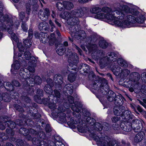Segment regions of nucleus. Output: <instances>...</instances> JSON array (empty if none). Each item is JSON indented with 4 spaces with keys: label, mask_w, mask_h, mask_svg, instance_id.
<instances>
[{
    "label": "nucleus",
    "mask_w": 146,
    "mask_h": 146,
    "mask_svg": "<svg viewBox=\"0 0 146 146\" xmlns=\"http://www.w3.org/2000/svg\"><path fill=\"white\" fill-rule=\"evenodd\" d=\"M117 6L115 11H112L110 8L106 7H103L102 10L106 13V18L109 21L110 24L123 28H126L130 24L128 22H125L126 15L124 13L130 12V8L127 6H122L119 3L117 4Z\"/></svg>",
    "instance_id": "f257e3e1"
},
{
    "label": "nucleus",
    "mask_w": 146,
    "mask_h": 146,
    "mask_svg": "<svg viewBox=\"0 0 146 146\" xmlns=\"http://www.w3.org/2000/svg\"><path fill=\"white\" fill-rule=\"evenodd\" d=\"M83 15V12L81 8L79 9H76L72 11L71 12L66 11L62 14L61 13L60 16L62 18L67 20L68 24L71 26H72V27L70 28L72 34V36H74L76 37V34L78 35V38L81 39L85 38L86 37V34L83 31H80L78 32L75 29V26L74 25L78 24L79 22V20L78 17H81ZM78 38V37H77Z\"/></svg>",
    "instance_id": "f03ea898"
},
{
    "label": "nucleus",
    "mask_w": 146,
    "mask_h": 146,
    "mask_svg": "<svg viewBox=\"0 0 146 146\" xmlns=\"http://www.w3.org/2000/svg\"><path fill=\"white\" fill-rule=\"evenodd\" d=\"M108 55L104 58L100 59V65L102 68H103L106 66L107 64L110 63L111 62H115L121 66L126 67L127 66V64L126 62L122 58H118L117 60V55L115 53L110 52L108 54Z\"/></svg>",
    "instance_id": "7ed1b4c3"
},
{
    "label": "nucleus",
    "mask_w": 146,
    "mask_h": 146,
    "mask_svg": "<svg viewBox=\"0 0 146 146\" xmlns=\"http://www.w3.org/2000/svg\"><path fill=\"white\" fill-rule=\"evenodd\" d=\"M52 87L49 86L48 85H46L44 87V90L48 94H52L49 96L48 98L49 101V107L52 109H54L56 107L55 104L59 100L60 95L59 91L56 90H54V94L52 93Z\"/></svg>",
    "instance_id": "20e7f679"
},
{
    "label": "nucleus",
    "mask_w": 146,
    "mask_h": 146,
    "mask_svg": "<svg viewBox=\"0 0 146 146\" xmlns=\"http://www.w3.org/2000/svg\"><path fill=\"white\" fill-rule=\"evenodd\" d=\"M128 13H131L135 16H132L130 15H126L125 17V22H128L130 24L129 26L126 27V28H129L133 27V24L136 22L139 23H143L145 20V17L140 14L139 12L136 10H133V11H131Z\"/></svg>",
    "instance_id": "39448f33"
},
{
    "label": "nucleus",
    "mask_w": 146,
    "mask_h": 146,
    "mask_svg": "<svg viewBox=\"0 0 146 146\" xmlns=\"http://www.w3.org/2000/svg\"><path fill=\"white\" fill-rule=\"evenodd\" d=\"M101 86L100 88L101 90V92L103 93V94H106V93L108 91L107 94V98L108 100L112 102L114 100L115 103L119 105H121V103H122V101L121 100L120 96L118 95L116 96L115 94L112 91L108 90L109 88L107 84H106L104 86Z\"/></svg>",
    "instance_id": "423d86ee"
},
{
    "label": "nucleus",
    "mask_w": 146,
    "mask_h": 146,
    "mask_svg": "<svg viewBox=\"0 0 146 146\" xmlns=\"http://www.w3.org/2000/svg\"><path fill=\"white\" fill-rule=\"evenodd\" d=\"M93 138L98 145L100 146H119L115 140L111 141V139L107 136L99 137L95 134L93 136Z\"/></svg>",
    "instance_id": "0eeeda50"
},
{
    "label": "nucleus",
    "mask_w": 146,
    "mask_h": 146,
    "mask_svg": "<svg viewBox=\"0 0 146 146\" xmlns=\"http://www.w3.org/2000/svg\"><path fill=\"white\" fill-rule=\"evenodd\" d=\"M24 69L23 68H21L20 70V76L23 79L22 80L23 81H25L27 82V84L28 85L33 86L34 83H35L37 84H39L41 82V78L39 76H36L35 79L31 78L30 77H28V76H27V74L25 72Z\"/></svg>",
    "instance_id": "6e6552de"
},
{
    "label": "nucleus",
    "mask_w": 146,
    "mask_h": 146,
    "mask_svg": "<svg viewBox=\"0 0 146 146\" xmlns=\"http://www.w3.org/2000/svg\"><path fill=\"white\" fill-rule=\"evenodd\" d=\"M71 54L69 51L68 53V55L70 56L68 60V62L69 63V66L70 68L69 67L70 70H74L75 71L77 70V68L76 65L78 61V58L76 53L72 54L70 55Z\"/></svg>",
    "instance_id": "1a4fd4ad"
},
{
    "label": "nucleus",
    "mask_w": 146,
    "mask_h": 146,
    "mask_svg": "<svg viewBox=\"0 0 146 146\" xmlns=\"http://www.w3.org/2000/svg\"><path fill=\"white\" fill-rule=\"evenodd\" d=\"M132 126L133 129L135 132H138L141 130L142 128V122L139 119H135L132 121Z\"/></svg>",
    "instance_id": "9d476101"
},
{
    "label": "nucleus",
    "mask_w": 146,
    "mask_h": 146,
    "mask_svg": "<svg viewBox=\"0 0 146 146\" xmlns=\"http://www.w3.org/2000/svg\"><path fill=\"white\" fill-rule=\"evenodd\" d=\"M50 15V11L49 9L45 8L43 11H40L38 12L39 18L42 20H46L48 19Z\"/></svg>",
    "instance_id": "9b49d317"
},
{
    "label": "nucleus",
    "mask_w": 146,
    "mask_h": 146,
    "mask_svg": "<svg viewBox=\"0 0 146 146\" xmlns=\"http://www.w3.org/2000/svg\"><path fill=\"white\" fill-rule=\"evenodd\" d=\"M2 122L3 123L0 124V129L2 130L4 129L7 127H10L11 129L13 128L16 125L15 124L11 121H7L5 120L4 122L3 121Z\"/></svg>",
    "instance_id": "f8f14e48"
},
{
    "label": "nucleus",
    "mask_w": 146,
    "mask_h": 146,
    "mask_svg": "<svg viewBox=\"0 0 146 146\" xmlns=\"http://www.w3.org/2000/svg\"><path fill=\"white\" fill-rule=\"evenodd\" d=\"M55 85L56 86L60 88H62V85L63 83V79L62 76L60 74L56 75L54 78Z\"/></svg>",
    "instance_id": "ddd939ff"
},
{
    "label": "nucleus",
    "mask_w": 146,
    "mask_h": 146,
    "mask_svg": "<svg viewBox=\"0 0 146 146\" xmlns=\"http://www.w3.org/2000/svg\"><path fill=\"white\" fill-rule=\"evenodd\" d=\"M141 78L144 84L141 87V92L143 94L146 95V73L141 75Z\"/></svg>",
    "instance_id": "4468645a"
},
{
    "label": "nucleus",
    "mask_w": 146,
    "mask_h": 146,
    "mask_svg": "<svg viewBox=\"0 0 146 146\" xmlns=\"http://www.w3.org/2000/svg\"><path fill=\"white\" fill-rule=\"evenodd\" d=\"M38 38L43 43H46L48 41V34L47 33L41 32L38 35Z\"/></svg>",
    "instance_id": "2eb2a0df"
},
{
    "label": "nucleus",
    "mask_w": 146,
    "mask_h": 146,
    "mask_svg": "<svg viewBox=\"0 0 146 146\" xmlns=\"http://www.w3.org/2000/svg\"><path fill=\"white\" fill-rule=\"evenodd\" d=\"M37 60L35 58L33 60V61H30L29 62V66L28 67V69L30 72H32L35 71L34 67L36 66V63Z\"/></svg>",
    "instance_id": "dca6fc26"
},
{
    "label": "nucleus",
    "mask_w": 146,
    "mask_h": 146,
    "mask_svg": "<svg viewBox=\"0 0 146 146\" xmlns=\"http://www.w3.org/2000/svg\"><path fill=\"white\" fill-rule=\"evenodd\" d=\"M103 128V126L101 124L99 123H96L92 127V129L88 128V130L91 132L92 131H100L102 130Z\"/></svg>",
    "instance_id": "f3484780"
},
{
    "label": "nucleus",
    "mask_w": 146,
    "mask_h": 146,
    "mask_svg": "<svg viewBox=\"0 0 146 146\" xmlns=\"http://www.w3.org/2000/svg\"><path fill=\"white\" fill-rule=\"evenodd\" d=\"M145 135L144 132L141 131L138 133L134 138V141L136 143L140 142L143 138Z\"/></svg>",
    "instance_id": "a211bd4d"
},
{
    "label": "nucleus",
    "mask_w": 146,
    "mask_h": 146,
    "mask_svg": "<svg viewBox=\"0 0 146 146\" xmlns=\"http://www.w3.org/2000/svg\"><path fill=\"white\" fill-rule=\"evenodd\" d=\"M64 91L66 92L67 94H71L73 92V86L70 84L66 85L64 88Z\"/></svg>",
    "instance_id": "6ab92c4d"
},
{
    "label": "nucleus",
    "mask_w": 146,
    "mask_h": 146,
    "mask_svg": "<svg viewBox=\"0 0 146 146\" xmlns=\"http://www.w3.org/2000/svg\"><path fill=\"white\" fill-rule=\"evenodd\" d=\"M111 70L113 72L114 74L116 76L119 75L121 72V73L122 72L121 69L118 65L113 66L111 68Z\"/></svg>",
    "instance_id": "aec40b11"
},
{
    "label": "nucleus",
    "mask_w": 146,
    "mask_h": 146,
    "mask_svg": "<svg viewBox=\"0 0 146 146\" xmlns=\"http://www.w3.org/2000/svg\"><path fill=\"white\" fill-rule=\"evenodd\" d=\"M20 67V64L19 62L17 60L15 61L14 63L12 65V68L11 70V72L15 73V71L19 69Z\"/></svg>",
    "instance_id": "412c9836"
},
{
    "label": "nucleus",
    "mask_w": 146,
    "mask_h": 146,
    "mask_svg": "<svg viewBox=\"0 0 146 146\" xmlns=\"http://www.w3.org/2000/svg\"><path fill=\"white\" fill-rule=\"evenodd\" d=\"M3 7L2 6L0 5V21L1 22H4L6 20L7 21L9 19L7 15H5V16L3 15Z\"/></svg>",
    "instance_id": "4be33fe9"
},
{
    "label": "nucleus",
    "mask_w": 146,
    "mask_h": 146,
    "mask_svg": "<svg viewBox=\"0 0 146 146\" xmlns=\"http://www.w3.org/2000/svg\"><path fill=\"white\" fill-rule=\"evenodd\" d=\"M90 115V113L88 112H86V115H84L86 116H88V117L86 119V121H88V120H90L91 121L88 123L92 126V127H91V129H92V127L95 124L94 123L95 121V120L93 118H91L90 117H89Z\"/></svg>",
    "instance_id": "5701e85b"
},
{
    "label": "nucleus",
    "mask_w": 146,
    "mask_h": 146,
    "mask_svg": "<svg viewBox=\"0 0 146 146\" xmlns=\"http://www.w3.org/2000/svg\"><path fill=\"white\" fill-rule=\"evenodd\" d=\"M48 40L49 45L53 44L55 40V34L53 33L51 34L49 36H48Z\"/></svg>",
    "instance_id": "b1692460"
},
{
    "label": "nucleus",
    "mask_w": 146,
    "mask_h": 146,
    "mask_svg": "<svg viewBox=\"0 0 146 146\" xmlns=\"http://www.w3.org/2000/svg\"><path fill=\"white\" fill-rule=\"evenodd\" d=\"M64 5L65 9L68 10L72 9L74 7L73 4L71 2L69 1H64Z\"/></svg>",
    "instance_id": "393cba45"
},
{
    "label": "nucleus",
    "mask_w": 146,
    "mask_h": 146,
    "mask_svg": "<svg viewBox=\"0 0 146 146\" xmlns=\"http://www.w3.org/2000/svg\"><path fill=\"white\" fill-rule=\"evenodd\" d=\"M132 126V123L131 124L128 122H127L124 127H123V129L124 131L127 132H129L131 131L132 128H133Z\"/></svg>",
    "instance_id": "a878e982"
},
{
    "label": "nucleus",
    "mask_w": 146,
    "mask_h": 146,
    "mask_svg": "<svg viewBox=\"0 0 146 146\" xmlns=\"http://www.w3.org/2000/svg\"><path fill=\"white\" fill-rule=\"evenodd\" d=\"M76 76L75 73L71 72L68 76V80L70 82H73L75 80Z\"/></svg>",
    "instance_id": "bb28decb"
},
{
    "label": "nucleus",
    "mask_w": 146,
    "mask_h": 146,
    "mask_svg": "<svg viewBox=\"0 0 146 146\" xmlns=\"http://www.w3.org/2000/svg\"><path fill=\"white\" fill-rule=\"evenodd\" d=\"M113 111L114 114L117 116L122 115L124 111H121L118 107H115L113 109Z\"/></svg>",
    "instance_id": "cd10ccee"
},
{
    "label": "nucleus",
    "mask_w": 146,
    "mask_h": 146,
    "mask_svg": "<svg viewBox=\"0 0 146 146\" xmlns=\"http://www.w3.org/2000/svg\"><path fill=\"white\" fill-rule=\"evenodd\" d=\"M101 11V9L100 8L96 6L93 7L90 10L91 13L94 14H97Z\"/></svg>",
    "instance_id": "c85d7f7f"
},
{
    "label": "nucleus",
    "mask_w": 146,
    "mask_h": 146,
    "mask_svg": "<svg viewBox=\"0 0 146 146\" xmlns=\"http://www.w3.org/2000/svg\"><path fill=\"white\" fill-rule=\"evenodd\" d=\"M11 28V27L8 28L9 29L8 30V32L9 34H11L12 39L14 40L16 42H17L18 41V39L17 36L15 33H13L12 31L10 30V29Z\"/></svg>",
    "instance_id": "c756f323"
},
{
    "label": "nucleus",
    "mask_w": 146,
    "mask_h": 146,
    "mask_svg": "<svg viewBox=\"0 0 146 146\" xmlns=\"http://www.w3.org/2000/svg\"><path fill=\"white\" fill-rule=\"evenodd\" d=\"M31 54L30 52H26L24 53V58H25L26 60H29L30 59L31 60V61H33V60L35 58L33 56H31Z\"/></svg>",
    "instance_id": "7c9ffc66"
},
{
    "label": "nucleus",
    "mask_w": 146,
    "mask_h": 146,
    "mask_svg": "<svg viewBox=\"0 0 146 146\" xmlns=\"http://www.w3.org/2000/svg\"><path fill=\"white\" fill-rule=\"evenodd\" d=\"M23 43L25 47L26 48L30 47L32 44V42L31 40L28 38L24 40L23 41Z\"/></svg>",
    "instance_id": "2f4dec72"
},
{
    "label": "nucleus",
    "mask_w": 146,
    "mask_h": 146,
    "mask_svg": "<svg viewBox=\"0 0 146 146\" xmlns=\"http://www.w3.org/2000/svg\"><path fill=\"white\" fill-rule=\"evenodd\" d=\"M19 16L20 19L22 21V22H24L28 20V17H25V13L23 12H21L19 14Z\"/></svg>",
    "instance_id": "473e14b6"
},
{
    "label": "nucleus",
    "mask_w": 146,
    "mask_h": 146,
    "mask_svg": "<svg viewBox=\"0 0 146 146\" xmlns=\"http://www.w3.org/2000/svg\"><path fill=\"white\" fill-rule=\"evenodd\" d=\"M125 113H126V118L128 120H129L130 119H133L134 118L133 115L130 111L127 110L125 111Z\"/></svg>",
    "instance_id": "72a5a7b5"
},
{
    "label": "nucleus",
    "mask_w": 146,
    "mask_h": 146,
    "mask_svg": "<svg viewBox=\"0 0 146 146\" xmlns=\"http://www.w3.org/2000/svg\"><path fill=\"white\" fill-rule=\"evenodd\" d=\"M56 7L60 11H63L65 9L64 5V1L62 3L58 2L56 4Z\"/></svg>",
    "instance_id": "f704fd0d"
},
{
    "label": "nucleus",
    "mask_w": 146,
    "mask_h": 146,
    "mask_svg": "<svg viewBox=\"0 0 146 146\" xmlns=\"http://www.w3.org/2000/svg\"><path fill=\"white\" fill-rule=\"evenodd\" d=\"M99 45L102 48H104L107 47L108 46V44L105 40H103L100 41Z\"/></svg>",
    "instance_id": "c9c22d12"
},
{
    "label": "nucleus",
    "mask_w": 146,
    "mask_h": 146,
    "mask_svg": "<svg viewBox=\"0 0 146 146\" xmlns=\"http://www.w3.org/2000/svg\"><path fill=\"white\" fill-rule=\"evenodd\" d=\"M48 25V23L45 22H43L40 23L38 25L39 29L41 30L42 29H44L45 30L46 27Z\"/></svg>",
    "instance_id": "e433bc0d"
},
{
    "label": "nucleus",
    "mask_w": 146,
    "mask_h": 146,
    "mask_svg": "<svg viewBox=\"0 0 146 146\" xmlns=\"http://www.w3.org/2000/svg\"><path fill=\"white\" fill-rule=\"evenodd\" d=\"M97 48V46L95 44L91 45L90 47L88 48L89 51L90 52L93 53L95 52V51H96V50Z\"/></svg>",
    "instance_id": "4c0bfd02"
},
{
    "label": "nucleus",
    "mask_w": 146,
    "mask_h": 146,
    "mask_svg": "<svg viewBox=\"0 0 146 146\" xmlns=\"http://www.w3.org/2000/svg\"><path fill=\"white\" fill-rule=\"evenodd\" d=\"M6 85L7 87H8V88L6 87L5 88L7 90L12 91L14 90V87L13 86V84H11L9 82H7L6 83Z\"/></svg>",
    "instance_id": "58836bf2"
},
{
    "label": "nucleus",
    "mask_w": 146,
    "mask_h": 146,
    "mask_svg": "<svg viewBox=\"0 0 146 146\" xmlns=\"http://www.w3.org/2000/svg\"><path fill=\"white\" fill-rule=\"evenodd\" d=\"M76 103L74 104V105H73L71 106V108L72 110L78 113L80 111V109L78 108V106L76 105Z\"/></svg>",
    "instance_id": "ea45409f"
},
{
    "label": "nucleus",
    "mask_w": 146,
    "mask_h": 146,
    "mask_svg": "<svg viewBox=\"0 0 146 146\" xmlns=\"http://www.w3.org/2000/svg\"><path fill=\"white\" fill-rule=\"evenodd\" d=\"M96 18L98 19H103L106 18V14L103 13H100L96 15Z\"/></svg>",
    "instance_id": "a19ab883"
},
{
    "label": "nucleus",
    "mask_w": 146,
    "mask_h": 146,
    "mask_svg": "<svg viewBox=\"0 0 146 146\" xmlns=\"http://www.w3.org/2000/svg\"><path fill=\"white\" fill-rule=\"evenodd\" d=\"M131 75L132 76L133 78L135 79V80H137L140 78V76L139 74L137 72H134L132 73Z\"/></svg>",
    "instance_id": "79ce46f5"
},
{
    "label": "nucleus",
    "mask_w": 146,
    "mask_h": 146,
    "mask_svg": "<svg viewBox=\"0 0 146 146\" xmlns=\"http://www.w3.org/2000/svg\"><path fill=\"white\" fill-rule=\"evenodd\" d=\"M21 28L23 31H27L28 29L27 26L24 22H22Z\"/></svg>",
    "instance_id": "37998d69"
},
{
    "label": "nucleus",
    "mask_w": 146,
    "mask_h": 146,
    "mask_svg": "<svg viewBox=\"0 0 146 146\" xmlns=\"http://www.w3.org/2000/svg\"><path fill=\"white\" fill-rule=\"evenodd\" d=\"M48 84L47 85H49V86L52 87L54 85L52 80L50 78H48L46 80Z\"/></svg>",
    "instance_id": "c03bdc74"
},
{
    "label": "nucleus",
    "mask_w": 146,
    "mask_h": 146,
    "mask_svg": "<svg viewBox=\"0 0 146 146\" xmlns=\"http://www.w3.org/2000/svg\"><path fill=\"white\" fill-rule=\"evenodd\" d=\"M57 53L59 55L61 56L64 53V49H58L56 50Z\"/></svg>",
    "instance_id": "a18cd8bd"
},
{
    "label": "nucleus",
    "mask_w": 146,
    "mask_h": 146,
    "mask_svg": "<svg viewBox=\"0 0 146 146\" xmlns=\"http://www.w3.org/2000/svg\"><path fill=\"white\" fill-rule=\"evenodd\" d=\"M18 47V48L20 51L21 52L23 51L24 48L22 46L21 43H19L17 44Z\"/></svg>",
    "instance_id": "49530a36"
},
{
    "label": "nucleus",
    "mask_w": 146,
    "mask_h": 146,
    "mask_svg": "<svg viewBox=\"0 0 146 146\" xmlns=\"http://www.w3.org/2000/svg\"><path fill=\"white\" fill-rule=\"evenodd\" d=\"M138 101L139 102V103L142 106H143L145 108H146V105L145 104H146V100L145 99H143V102L141 101L138 100Z\"/></svg>",
    "instance_id": "de8ad7c7"
},
{
    "label": "nucleus",
    "mask_w": 146,
    "mask_h": 146,
    "mask_svg": "<svg viewBox=\"0 0 146 146\" xmlns=\"http://www.w3.org/2000/svg\"><path fill=\"white\" fill-rule=\"evenodd\" d=\"M7 97V99H5V98H2V95L0 94V102L3 100L5 101L6 102H9V99L8 98V97L7 95H6Z\"/></svg>",
    "instance_id": "09e8293b"
},
{
    "label": "nucleus",
    "mask_w": 146,
    "mask_h": 146,
    "mask_svg": "<svg viewBox=\"0 0 146 146\" xmlns=\"http://www.w3.org/2000/svg\"><path fill=\"white\" fill-rule=\"evenodd\" d=\"M68 101L69 103L70 104H72L74 102V99L71 96H68Z\"/></svg>",
    "instance_id": "8fccbe9b"
},
{
    "label": "nucleus",
    "mask_w": 146,
    "mask_h": 146,
    "mask_svg": "<svg viewBox=\"0 0 146 146\" xmlns=\"http://www.w3.org/2000/svg\"><path fill=\"white\" fill-rule=\"evenodd\" d=\"M29 36L28 38H32L33 37V32L32 29H29L28 32Z\"/></svg>",
    "instance_id": "3c124183"
},
{
    "label": "nucleus",
    "mask_w": 146,
    "mask_h": 146,
    "mask_svg": "<svg viewBox=\"0 0 146 146\" xmlns=\"http://www.w3.org/2000/svg\"><path fill=\"white\" fill-rule=\"evenodd\" d=\"M13 85L15 86H20V84L19 82L16 80H13L12 82Z\"/></svg>",
    "instance_id": "603ef678"
},
{
    "label": "nucleus",
    "mask_w": 146,
    "mask_h": 146,
    "mask_svg": "<svg viewBox=\"0 0 146 146\" xmlns=\"http://www.w3.org/2000/svg\"><path fill=\"white\" fill-rule=\"evenodd\" d=\"M17 144L18 146H23L24 143L22 140H18L17 141Z\"/></svg>",
    "instance_id": "864d4df0"
},
{
    "label": "nucleus",
    "mask_w": 146,
    "mask_h": 146,
    "mask_svg": "<svg viewBox=\"0 0 146 146\" xmlns=\"http://www.w3.org/2000/svg\"><path fill=\"white\" fill-rule=\"evenodd\" d=\"M119 118L117 116L114 117L111 119L112 121L114 123H116L119 121Z\"/></svg>",
    "instance_id": "5fc2aeb1"
},
{
    "label": "nucleus",
    "mask_w": 146,
    "mask_h": 146,
    "mask_svg": "<svg viewBox=\"0 0 146 146\" xmlns=\"http://www.w3.org/2000/svg\"><path fill=\"white\" fill-rule=\"evenodd\" d=\"M123 72L125 75H128L130 73V71L126 69H125L123 70Z\"/></svg>",
    "instance_id": "6e6d98bb"
},
{
    "label": "nucleus",
    "mask_w": 146,
    "mask_h": 146,
    "mask_svg": "<svg viewBox=\"0 0 146 146\" xmlns=\"http://www.w3.org/2000/svg\"><path fill=\"white\" fill-rule=\"evenodd\" d=\"M74 47L78 50V52L80 54V55H82V51L81 50V49L80 48H79L77 46L75 45H74Z\"/></svg>",
    "instance_id": "4d7b16f0"
},
{
    "label": "nucleus",
    "mask_w": 146,
    "mask_h": 146,
    "mask_svg": "<svg viewBox=\"0 0 146 146\" xmlns=\"http://www.w3.org/2000/svg\"><path fill=\"white\" fill-rule=\"evenodd\" d=\"M100 84L99 86H98V85H96V83H94L93 84V88L95 90H97L99 88V87L100 86Z\"/></svg>",
    "instance_id": "13d9d810"
},
{
    "label": "nucleus",
    "mask_w": 146,
    "mask_h": 146,
    "mask_svg": "<svg viewBox=\"0 0 146 146\" xmlns=\"http://www.w3.org/2000/svg\"><path fill=\"white\" fill-rule=\"evenodd\" d=\"M37 93L38 94L41 96L42 95L43 91L42 90L39 89L37 90Z\"/></svg>",
    "instance_id": "bf43d9fd"
},
{
    "label": "nucleus",
    "mask_w": 146,
    "mask_h": 146,
    "mask_svg": "<svg viewBox=\"0 0 146 146\" xmlns=\"http://www.w3.org/2000/svg\"><path fill=\"white\" fill-rule=\"evenodd\" d=\"M49 23L51 27H56L54 23L52 22L51 20H50L49 21Z\"/></svg>",
    "instance_id": "052dcab7"
},
{
    "label": "nucleus",
    "mask_w": 146,
    "mask_h": 146,
    "mask_svg": "<svg viewBox=\"0 0 146 146\" xmlns=\"http://www.w3.org/2000/svg\"><path fill=\"white\" fill-rule=\"evenodd\" d=\"M25 99L26 102L27 103H30L31 102V100L27 97H25Z\"/></svg>",
    "instance_id": "680f3d73"
},
{
    "label": "nucleus",
    "mask_w": 146,
    "mask_h": 146,
    "mask_svg": "<svg viewBox=\"0 0 146 146\" xmlns=\"http://www.w3.org/2000/svg\"><path fill=\"white\" fill-rule=\"evenodd\" d=\"M6 95L8 97V98H9V100H10V98L8 95L7 94H5L4 93L2 94V98H5V99H7V97L6 96Z\"/></svg>",
    "instance_id": "e2e57ef3"
},
{
    "label": "nucleus",
    "mask_w": 146,
    "mask_h": 146,
    "mask_svg": "<svg viewBox=\"0 0 146 146\" xmlns=\"http://www.w3.org/2000/svg\"><path fill=\"white\" fill-rule=\"evenodd\" d=\"M48 127H49V125H46V130L47 132H50L51 131V128L50 127L48 128Z\"/></svg>",
    "instance_id": "0e129e2a"
},
{
    "label": "nucleus",
    "mask_w": 146,
    "mask_h": 146,
    "mask_svg": "<svg viewBox=\"0 0 146 146\" xmlns=\"http://www.w3.org/2000/svg\"><path fill=\"white\" fill-rule=\"evenodd\" d=\"M2 26H0V29L2 30H5L6 28V26L5 24H3Z\"/></svg>",
    "instance_id": "69168bd1"
},
{
    "label": "nucleus",
    "mask_w": 146,
    "mask_h": 146,
    "mask_svg": "<svg viewBox=\"0 0 146 146\" xmlns=\"http://www.w3.org/2000/svg\"><path fill=\"white\" fill-rule=\"evenodd\" d=\"M51 16L53 18H54L56 16V14L55 12L54 11H52V12Z\"/></svg>",
    "instance_id": "338daca9"
},
{
    "label": "nucleus",
    "mask_w": 146,
    "mask_h": 146,
    "mask_svg": "<svg viewBox=\"0 0 146 146\" xmlns=\"http://www.w3.org/2000/svg\"><path fill=\"white\" fill-rule=\"evenodd\" d=\"M137 110H138V111L140 112H141L142 111V110L140 106H137Z\"/></svg>",
    "instance_id": "774afa93"
}]
</instances>
